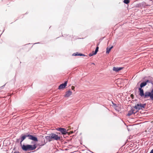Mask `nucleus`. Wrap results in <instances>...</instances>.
<instances>
[{"instance_id": "393cba45", "label": "nucleus", "mask_w": 153, "mask_h": 153, "mask_svg": "<svg viewBox=\"0 0 153 153\" xmlns=\"http://www.w3.org/2000/svg\"><path fill=\"white\" fill-rule=\"evenodd\" d=\"M73 133V132H71V133Z\"/></svg>"}, {"instance_id": "39448f33", "label": "nucleus", "mask_w": 153, "mask_h": 153, "mask_svg": "<svg viewBox=\"0 0 153 153\" xmlns=\"http://www.w3.org/2000/svg\"><path fill=\"white\" fill-rule=\"evenodd\" d=\"M36 148V146L34 144L33 145H28V150L33 151Z\"/></svg>"}, {"instance_id": "0eeeda50", "label": "nucleus", "mask_w": 153, "mask_h": 153, "mask_svg": "<svg viewBox=\"0 0 153 153\" xmlns=\"http://www.w3.org/2000/svg\"><path fill=\"white\" fill-rule=\"evenodd\" d=\"M98 44H97V46L96 47L95 51H93L92 53H91L89 54V56H92L93 55H96L97 54V52L98 51V49H99V47L98 46Z\"/></svg>"}, {"instance_id": "aec40b11", "label": "nucleus", "mask_w": 153, "mask_h": 153, "mask_svg": "<svg viewBox=\"0 0 153 153\" xmlns=\"http://www.w3.org/2000/svg\"><path fill=\"white\" fill-rule=\"evenodd\" d=\"M74 88H75V87L74 86H72L71 87V89L72 90H74Z\"/></svg>"}, {"instance_id": "9d476101", "label": "nucleus", "mask_w": 153, "mask_h": 153, "mask_svg": "<svg viewBox=\"0 0 153 153\" xmlns=\"http://www.w3.org/2000/svg\"><path fill=\"white\" fill-rule=\"evenodd\" d=\"M72 94V92L71 91H68L66 92L65 97H68L71 95Z\"/></svg>"}, {"instance_id": "20e7f679", "label": "nucleus", "mask_w": 153, "mask_h": 153, "mask_svg": "<svg viewBox=\"0 0 153 153\" xmlns=\"http://www.w3.org/2000/svg\"><path fill=\"white\" fill-rule=\"evenodd\" d=\"M56 130L60 131L62 134H66L68 133L66 130L63 128H57Z\"/></svg>"}, {"instance_id": "4468645a", "label": "nucleus", "mask_w": 153, "mask_h": 153, "mask_svg": "<svg viewBox=\"0 0 153 153\" xmlns=\"http://www.w3.org/2000/svg\"><path fill=\"white\" fill-rule=\"evenodd\" d=\"M113 48V46H112L110 48L107 47L106 49V53H109L111 50V49Z\"/></svg>"}, {"instance_id": "412c9836", "label": "nucleus", "mask_w": 153, "mask_h": 153, "mask_svg": "<svg viewBox=\"0 0 153 153\" xmlns=\"http://www.w3.org/2000/svg\"><path fill=\"white\" fill-rule=\"evenodd\" d=\"M20 140V139H17V142H19V141Z\"/></svg>"}, {"instance_id": "f03ea898", "label": "nucleus", "mask_w": 153, "mask_h": 153, "mask_svg": "<svg viewBox=\"0 0 153 153\" xmlns=\"http://www.w3.org/2000/svg\"><path fill=\"white\" fill-rule=\"evenodd\" d=\"M51 135L52 140L60 141L62 137V136H60V133H51Z\"/></svg>"}, {"instance_id": "4be33fe9", "label": "nucleus", "mask_w": 153, "mask_h": 153, "mask_svg": "<svg viewBox=\"0 0 153 153\" xmlns=\"http://www.w3.org/2000/svg\"><path fill=\"white\" fill-rule=\"evenodd\" d=\"M150 153H153V149L151 151Z\"/></svg>"}, {"instance_id": "f3484780", "label": "nucleus", "mask_w": 153, "mask_h": 153, "mask_svg": "<svg viewBox=\"0 0 153 153\" xmlns=\"http://www.w3.org/2000/svg\"><path fill=\"white\" fill-rule=\"evenodd\" d=\"M124 3L126 4H128L129 2V0H124L123 1Z\"/></svg>"}, {"instance_id": "6ab92c4d", "label": "nucleus", "mask_w": 153, "mask_h": 153, "mask_svg": "<svg viewBox=\"0 0 153 153\" xmlns=\"http://www.w3.org/2000/svg\"><path fill=\"white\" fill-rule=\"evenodd\" d=\"M131 110H132L134 111V113L133 114H135L137 112V111H136V110L134 109H132Z\"/></svg>"}, {"instance_id": "2eb2a0df", "label": "nucleus", "mask_w": 153, "mask_h": 153, "mask_svg": "<svg viewBox=\"0 0 153 153\" xmlns=\"http://www.w3.org/2000/svg\"><path fill=\"white\" fill-rule=\"evenodd\" d=\"M134 111L132 110L131 109V110L129 111L128 112V113L127 114V116H129L133 114L134 113Z\"/></svg>"}, {"instance_id": "b1692460", "label": "nucleus", "mask_w": 153, "mask_h": 153, "mask_svg": "<svg viewBox=\"0 0 153 153\" xmlns=\"http://www.w3.org/2000/svg\"><path fill=\"white\" fill-rule=\"evenodd\" d=\"M150 83H151L153 85V82L151 81Z\"/></svg>"}, {"instance_id": "f257e3e1", "label": "nucleus", "mask_w": 153, "mask_h": 153, "mask_svg": "<svg viewBox=\"0 0 153 153\" xmlns=\"http://www.w3.org/2000/svg\"><path fill=\"white\" fill-rule=\"evenodd\" d=\"M26 137H28L29 139L31 140L35 141H37L38 139L36 137L34 136L33 135H30L27 133L25 135L22 134L21 135V139L20 141V144L22 146V142L25 139Z\"/></svg>"}, {"instance_id": "bb28decb", "label": "nucleus", "mask_w": 153, "mask_h": 153, "mask_svg": "<svg viewBox=\"0 0 153 153\" xmlns=\"http://www.w3.org/2000/svg\"><path fill=\"white\" fill-rule=\"evenodd\" d=\"M131 96H132V95H131Z\"/></svg>"}, {"instance_id": "ddd939ff", "label": "nucleus", "mask_w": 153, "mask_h": 153, "mask_svg": "<svg viewBox=\"0 0 153 153\" xmlns=\"http://www.w3.org/2000/svg\"><path fill=\"white\" fill-rule=\"evenodd\" d=\"M72 55L74 56H85V55L83 54L82 53L78 54V53H74Z\"/></svg>"}, {"instance_id": "a211bd4d", "label": "nucleus", "mask_w": 153, "mask_h": 153, "mask_svg": "<svg viewBox=\"0 0 153 153\" xmlns=\"http://www.w3.org/2000/svg\"><path fill=\"white\" fill-rule=\"evenodd\" d=\"M145 82H146V83L147 84V83H150L151 81H150L149 80H147Z\"/></svg>"}, {"instance_id": "423d86ee", "label": "nucleus", "mask_w": 153, "mask_h": 153, "mask_svg": "<svg viewBox=\"0 0 153 153\" xmlns=\"http://www.w3.org/2000/svg\"><path fill=\"white\" fill-rule=\"evenodd\" d=\"M67 81H65L64 83L61 84L59 87L58 89H61L62 88H65L66 86L67 85Z\"/></svg>"}, {"instance_id": "7ed1b4c3", "label": "nucleus", "mask_w": 153, "mask_h": 153, "mask_svg": "<svg viewBox=\"0 0 153 153\" xmlns=\"http://www.w3.org/2000/svg\"><path fill=\"white\" fill-rule=\"evenodd\" d=\"M147 85L146 82H143L141 83L140 85V88H139V95L141 97L143 95V94H144V91L142 88Z\"/></svg>"}, {"instance_id": "5701e85b", "label": "nucleus", "mask_w": 153, "mask_h": 153, "mask_svg": "<svg viewBox=\"0 0 153 153\" xmlns=\"http://www.w3.org/2000/svg\"><path fill=\"white\" fill-rule=\"evenodd\" d=\"M13 153H19V152H15Z\"/></svg>"}, {"instance_id": "dca6fc26", "label": "nucleus", "mask_w": 153, "mask_h": 153, "mask_svg": "<svg viewBox=\"0 0 153 153\" xmlns=\"http://www.w3.org/2000/svg\"><path fill=\"white\" fill-rule=\"evenodd\" d=\"M140 105H141V108L142 109L143 108H144L145 106L146 105V104L145 103L143 104L140 103Z\"/></svg>"}, {"instance_id": "a878e982", "label": "nucleus", "mask_w": 153, "mask_h": 153, "mask_svg": "<svg viewBox=\"0 0 153 153\" xmlns=\"http://www.w3.org/2000/svg\"><path fill=\"white\" fill-rule=\"evenodd\" d=\"M131 96H132V95H131Z\"/></svg>"}, {"instance_id": "f8f14e48", "label": "nucleus", "mask_w": 153, "mask_h": 153, "mask_svg": "<svg viewBox=\"0 0 153 153\" xmlns=\"http://www.w3.org/2000/svg\"><path fill=\"white\" fill-rule=\"evenodd\" d=\"M134 108L137 110H139L141 109L140 105V103L136 105L134 107Z\"/></svg>"}, {"instance_id": "9b49d317", "label": "nucleus", "mask_w": 153, "mask_h": 153, "mask_svg": "<svg viewBox=\"0 0 153 153\" xmlns=\"http://www.w3.org/2000/svg\"><path fill=\"white\" fill-rule=\"evenodd\" d=\"M45 138L48 141V142H50L52 140V139L51 138V134H50V136H45Z\"/></svg>"}, {"instance_id": "6e6552de", "label": "nucleus", "mask_w": 153, "mask_h": 153, "mask_svg": "<svg viewBox=\"0 0 153 153\" xmlns=\"http://www.w3.org/2000/svg\"><path fill=\"white\" fill-rule=\"evenodd\" d=\"M22 148L23 150L24 151H27L28 150V145H22Z\"/></svg>"}, {"instance_id": "1a4fd4ad", "label": "nucleus", "mask_w": 153, "mask_h": 153, "mask_svg": "<svg viewBox=\"0 0 153 153\" xmlns=\"http://www.w3.org/2000/svg\"><path fill=\"white\" fill-rule=\"evenodd\" d=\"M123 69L122 67H114L113 68V70L116 72H118Z\"/></svg>"}]
</instances>
